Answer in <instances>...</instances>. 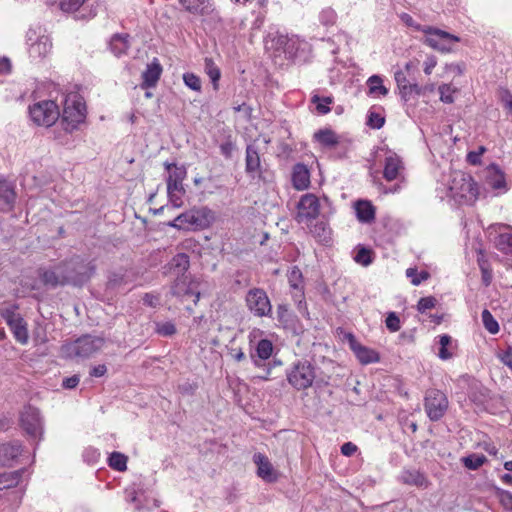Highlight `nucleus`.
Here are the masks:
<instances>
[{"label": "nucleus", "mask_w": 512, "mask_h": 512, "mask_svg": "<svg viewBox=\"0 0 512 512\" xmlns=\"http://www.w3.org/2000/svg\"><path fill=\"white\" fill-rule=\"evenodd\" d=\"M61 262L65 286L82 287L96 270L93 260H87L81 256H73Z\"/></svg>", "instance_id": "obj_1"}, {"label": "nucleus", "mask_w": 512, "mask_h": 512, "mask_svg": "<svg viewBox=\"0 0 512 512\" xmlns=\"http://www.w3.org/2000/svg\"><path fill=\"white\" fill-rule=\"evenodd\" d=\"M288 383L296 390H305L313 385L316 368L308 360H297L286 370Z\"/></svg>", "instance_id": "obj_2"}, {"label": "nucleus", "mask_w": 512, "mask_h": 512, "mask_svg": "<svg viewBox=\"0 0 512 512\" xmlns=\"http://www.w3.org/2000/svg\"><path fill=\"white\" fill-rule=\"evenodd\" d=\"M211 219V210L206 207L193 208L181 213L167 225L178 230H198L209 225Z\"/></svg>", "instance_id": "obj_3"}, {"label": "nucleus", "mask_w": 512, "mask_h": 512, "mask_svg": "<svg viewBox=\"0 0 512 512\" xmlns=\"http://www.w3.org/2000/svg\"><path fill=\"white\" fill-rule=\"evenodd\" d=\"M449 190L452 197L463 200L465 203H473L478 197V187L471 175L456 171L452 174Z\"/></svg>", "instance_id": "obj_4"}, {"label": "nucleus", "mask_w": 512, "mask_h": 512, "mask_svg": "<svg viewBox=\"0 0 512 512\" xmlns=\"http://www.w3.org/2000/svg\"><path fill=\"white\" fill-rule=\"evenodd\" d=\"M103 339L84 335L74 342L62 346V354L67 358H89L103 346Z\"/></svg>", "instance_id": "obj_5"}, {"label": "nucleus", "mask_w": 512, "mask_h": 512, "mask_svg": "<svg viewBox=\"0 0 512 512\" xmlns=\"http://www.w3.org/2000/svg\"><path fill=\"white\" fill-rule=\"evenodd\" d=\"M18 309L16 304H5L0 307V316L5 320L16 341L26 344L29 339L28 327Z\"/></svg>", "instance_id": "obj_6"}, {"label": "nucleus", "mask_w": 512, "mask_h": 512, "mask_svg": "<svg viewBox=\"0 0 512 512\" xmlns=\"http://www.w3.org/2000/svg\"><path fill=\"white\" fill-rule=\"evenodd\" d=\"M420 30L425 34L423 43L442 53L451 52L453 44L460 41L459 37L438 28L425 26Z\"/></svg>", "instance_id": "obj_7"}, {"label": "nucleus", "mask_w": 512, "mask_h": 512, "mask_svg": "<svg viewBox=\"0 0 512 512\" xmlns=\"http://www.w3.org/2000/svg\"><path fill=\"white\" fill-rule=\"evenodd\" d=\"M31 120L38 126L50 127L59 118V108L52 100H43L29 107Z\"/></svg>", "instance_id": "obj_8"}, {"label": "nucleus", "mask_w": 512, "mask_h": 512, "mask_svg": "<svg viewBox=\"0 0 512 512\" xmlns=\"http://www.w3.org/2000/svg\"><path fill=\"white\" fill-rule=\"evenodd\" d=\"M86 118V106L80 98L66 99L62 113V125L64 130L72 132Z\"/></svg>", "instance_id": "obj_9"}, {"label": "nucleus", "mask_w": 512, "mask_h": 512, "mask_svg": "<svg viewBox=\"0 0 512 512\" xmlns=\"http://www.w3.org/2000/svg\"><path fill=\"white\" fill-rule=\"evenodd\" d=\"M449 406L446 395L438 389L427 390L424 398V409L431 421H439L447 412Z\"/></svg>", "instance_id": "obj_10"}, {"label": "nucleus", "mask_w": 512, "mask_h": 512, "mask_svg": "<svg viewBox=\"0 0 512 512\" xmlns=\"http://www.w3.org/2000/svg\"><path fill=\"white\" fill-rule=\"evenodd\" d=\"M20 425L22 429L34 439H41L43 434V423L40 411L32 406H27L20 414Z\"/></svg>", "instance_id": "obj_11"}, {"label": "nucleus", "mask_w": 512, "mask_h": 512, "mask_svg": "<svg viewBox=\"0 0 512 512\" xmlns=\"http://www.w3.org/2000/svg\"><path fill=\"white\" fill-rule=\"evenodd\" d=\"M246 303L248 309L257 317L269 316L272 312V305L263 289H250L246 295Z\"/></svg>", "instance_id": "obj_12"}, {"label": "nucleus", "mask_w": 512, "mask_h": 512, "mask_svg": "<svg viewBox=\"0 0 512 512\" xmlns=\"http://www.w3.org/2000/svg\"><path fill=\"white\" fill-rule=\"evenodd\" d=\"M26 38L29 44V56L34 60L43 59L50 53L52 42L49 36L38 35L35 29H29Z\"/></svg>", "instance_id": "obj_13"}, {"label": "nucleus", "mask_w": 512, "mask_h": 512, "mask_svg": "<svg viewBox=\"0 0 512 512\" xmlns=\"http://www.w3.org/2000/svg\"><path fill=\"white\" fill-rule=\"evenodd\" d=\"M297 209V219L299 222L316 219L320 213V201L312 193L304 194L297 204Z\"/></svg>", "instance_id": "obj_14"}, {"label": "nucleus", "mask_w": 512, "mask_h": 512, "mask_svg": "<svg viewBox=\"0 0 512 512\" xmlns=\"http://www.w3.org/2000/svg\"><path fill=\"white\" fill-rule=\"evenodd\" d=\"M37 275L42 284L47 288L55 289L65 286L62 262L49 267H39Z\"/></svg>", "instance_id": "obj_15"}, {"label": "nucleus", "mask_w": 512, "mask_h": 512, "mask_svg": "<svg viewBox=\"0 0 512 512\" xmlns=\"http://www.w3.org/2000/svg\"><path fill=\"white\" fill-rule=\"evenodd\" d=\"M347 338L351 350L354 352L361 364L366 365L379 361V354L375 350L360 344L353 334L349 333Z\"/></svg>", "instance_id": "obj_16"}, {"label": "nucleus", "mask_w": 512, "mask_h": 512, "mask_svg": "<svg viewBox=\"0 0 512 512\" xmlns=\"http://www.w3.org/2000/svg\"><path fill=\"white\" fill-rule=\"evenodd\" d=\"M494 245L498 251L510 256L512 261V227L505 224L498 225Z\"/></svg>", "instance_id": "obj_17"}, {"label": "nucleus", "mask_w": 512, "mask_h": 512, "mask_svg": "<svg viewBox=\"0 0 512 512\" xmlns=\"http://www.w3.org/2000/svg\"><path fill=\"white\" fill-rule=\"evenodd\" d=\"M189 267V256L185 253H178L164 267V273L170 274V276H175V278H187L185 273L188 271Z\"/></svg>", "instance_id": "obj_18"}, {"label": "nucleus", "mask_w": 512, "mask_h": 512, "mask_svg": "<svg viewBox=\"0 0 512 512\" xmlns=\"http://www.w3.org/2000/svg\"><path fill=\"white\" fill-rule=\"evenodd\" d=\"M253 462L257 465V475L261 479L268 483H273L278 480V473L265 455L261 453L254 454Z\"/></svg>", "instance_id": "obj_19"}, {"label": "nucleus", "mask_w": 512, "mask_h": 512, "mask_svg": "<svg viewBox=\"0 0 512 512\" xmlns=\"http://www.w3.org/2000/svg\"><path fill=\"white\" fill-rule=\"evenodd\" d=\"M245 171L252 177L258 176L260 178L262 175V166L259 150L253 144H249L246 147Z\"/></svg>", "instance_id": "obj_20"}, {"label": "nucleus", "mask_w": 512, "mask_h": 512, "mask_svg": "<svg viewBox=\"0 0 512 512\" xmlns=\"http://www.w3.org/2000/svg\"><path fill=\"white\" fill-rule=\"evenodd\" d=\"M403 169L404 166L401 158L397 154L393 153L385 159L383 177L389 182L394 181L399 177L400 172Z\"/></svg>", "instance_id": "obj_21"}, {"label": "nucleus", "mask_w": 512, "mask_h": 512, "mask_svg": "<svg viewBox=\"0 0 512 512\" xmlns=\"http://www.w3.org/2000/svg\"><path fill=\"white\" fill-rule=\"evenodd\" d=\"M171 294L182 299H185L189 296H194V304H196L200 298V293L194 292L191 286L187 284V278H176L171 286Z\"/></svg>", "instance_id": "obj_22"}, {"label": "nucleus", "mask_w": 512, "mask_h": 512, "mask_svg": "<svg viewBox=\"0 0 512 512\" xmlns=\"http://www.w3.org/2000/svg\"><path fill=\"white\" fill-rule=\"evenodd\" d=\"M400 480L404 484L413 485L419 488H427L430 484L426 476L416 469L403 470L400 475Z\"/></svg>", "instance_id": "obj_23"}, {"label": "nucleus", "mask_w": 512, "mask_h": 512, "mask_svg": "<svg viewBox=\"0 0 512 512\" xmlns=\"http://www.w3.org/2000/svg\"><path fill=\"white\" fill-rule=\"evenodd\" d=\"M22 452V445L19 441L0 444V465H7L16 459Z\"/></svg>", "instance_id": "obj_24"}, {"label": "nucleus", "mask_w": 512, "mask_h": 512, "mask_svg": "<svg viewBox=\"0 0 512 512\" xmlns=\"http://www.w3.org/2000/svg\"><path fill=\"white\" fill-rule=\"evenodd\" d=\"M273 352V345L270 340L262 339L258 342L255 353L251 354V359L255 366L261 367L263 361L269 359Z\"/></svg>", "instance_id": "obj_25"}, {"label": "nucleus", "mask_w": 512, "mask_h": 512, "mask_svg": "<svg viewBox=\"0 0 512 512\" xmlns=\"http://www.w3.org/2000/svg\"><path fill=\"white\" fill-rule=\"evenodd\" d=\"M16 193L13 186L7 181L0 180V209L10 211L14 206Z\"/></svg>", "instance_id": "obj_26"}, {"label": "nucleus", "mask_w": 512, "mask_h": 512, "mask_svg": "<svg viewBox=\"0 0 512 512\" xmlns=\"http://www.w3.org/2000/svg\"><path fill=\"white\" fill-rule=\"evenodd\" d=\"M292 182L294 188L297 190H304L308 188L310 184V174L306 165L302 163H297L293 167Z\"/></svg>", "instance_id": "obj_27"}, {"label": "nucleus", "mask_w": 512, "mask_h": 512, "mask_svg": "<svg viewBox=\"0 0 512 512\" xmlns=\"http://www.w3.org/2000/svg\"><path fill=\"white\" fill-rule=\"evenodd\" d=\"M355 211L357 219L361 223H371L375 220V207L368 200H358L355 202Z\"/></svg>", "instance_id": "obj_28"}, {"label": "nucleus", "mask_w": 512, "mask_h": 512, "mask_svg": "<svg viewBox=\"0 0 512 512\" xmlns=\"http://www.w3.org/2000/svg\"><path fill=\"white\" fill-rule=\"evenodd\" d=\"M162 73V67L155 59L151 64L147 65L146 70L142 73L143 82L141 84L142 88H150L154 87Z\"/></svg>", "instance_id": "obj_29"}, {"label": "nucleus", "mask_w": 512, "mask_h": 512, "mask_svg": "<svg viewBox=\"0 0 512 512\" xmlns=\"http://www.w3.org/2000/svg\"><path fill=\"white\" fill-rule=\"evenodd\" d=\"M186 177V169L181 166H174V170L170 172L167 179V190L178 191L180 194H185L183 187V180Z\"/></svg>", "instance_id": "obj_30"}, {"label": "nucleus", "mask_w": 512, "mask_h": 512, "mask_svg": "<svg viewBox=\"0 0 512 512\" xmlns=\"http://www.w3.org/2000/svg\"><path fill=\"white\" fill-rule=\"evenodd\" d=\"M130 36L128 34H115L111 37L109 42V48L111 52L120 57L127 53L130 47Z\"/></svg>", "instance_id": "obj_31"}, {"label": "nucleus", "mask_w": 512, "mask_h": 512, "mask_svg": "<svg viewBox=\"0 0 512 512\" xmlns=\"http://www.w3.org/2000/svg\"><path fill=\"white\" fill-rule=\"evenodd\" d=\"M487 184L493 189H503L506 186L505 176L500 169L492 164L488 168Z\"/></svg>", "instance_id": "obj_32"}, {"label": "nucleus", "mask_w": 512, "mask_h": 512, "mask_svg": "<svg viewBox=\"0 0 512 512\" xmlns=\"http://www.w3.org/2000/svg\"><path fill=\"white\" fill-rule=\"evenodd\" d=\"M394 78L397 83L401 98L407 102L412 94V88L406 78L405 73L402 70H398L394 73Z\"/></svg>", "instance_id": "obj_33"}, {"label": "nucleus", "mask_w": 512, "mask_h": 512, "mask_svg": "<svg viewBox=\"0 0 512 512\" xmlns=\"http://www.w3.org/2000/svg\"><path fill=\"white\" fill-rule=\"evenodd\" d=\"M314 138L322 145L334 147L339 143L338 136L331 129H322L314 134Z\"/></svg>", "instance_id": "obj_34"}, {"label": "nucleus", "mask_w": 512, "mask_h": 512, "mask_svg": "<svg viewBox=\"0 0 512 512\" xmlns=\"http://www.w3.org/2000/svg\"><path fill=\"white\" fill-rule=\"evenodd\" d=\"M22 474L23 470L0 473V476H3L2 479H0V490L16 486L19 483Z\"/></svg>", "instance_id": "obj_35"}, {"label": "nucleus", "mask_w": 512, "mask_h": 512, "mask_svg": "<svg viewBox=\"0 0 512 512\" xmlns=\"http://www.w3.org/2000/svg\"><path fill=\"white\" fill-rule=\"evenodd\" d=\"M186 10L192 14L208 15L212 11L211 4L208 0H192Z\"/></svg>", "instance_id": "obj_36"}, {"label": "nucleus", "mask_w": 512, "mask_h": 512, "mask_svg": "<svg viewBox=\"0 0 512 512\" xmlns=\"http://www.w3.org/2000/svg\"><path fill=\"white\" fill-rule=\"evenodd\" d=\"M311 102L315 105L318 114L324 115L330 112L329 105L333 103V98L330 96L313 95Z\"/></svg>", "instance_id": "obj_37"}, {"label": "nucleus", "mask_w": 512, "mask_h": 512, "mask_svg": "<svg viewBox=\"0 0 512 512\" xmlns=\"http://www.w3.org/2000/svg\"><path fill=\"white\" fill-rule=\"evenodd\" d=\"M204 68H205V72L207 73V75L209 76V78L211 79V81L213 83L214 89H217L218 81L221 76L220 69L217 67V65L215 64V62L213 61L212 58H205Z\"/></svg>", "instance_id": "obj_38"}, {"label": "nucleus", "mask_w": 512, "mask_h": 512, "mask_svg": "<svg viewBox=\"0 0 512 512\" xmlns=\"http://www.w3.org/2000/svg\"><path fill=\"white\" fill-rule=\"evenodd\" d=\"M127 461L128 457L120 452H113L108 459L109 466L120 472L127 469Z\"/></svg>", "instance_id": "obj_39"}, {"label": "nucleus", "mask_w": 512, "mask_h": 512, "mask_svg": "<svg viewBox=\"0 0 512 512\" xmlns=\"http://www.w3.org/2000/svg\"><path fill=\"white\" fill-rule=\"evenodd\" d=\"M128 272L127 270H118L115 272H111L109 279H108V285L111 288H120L124 285H126L129 281L127 280Z\"/></svg>", "instance_id": "obj_40"}, {"label": "nucleus", "mask_w": 512, "mask_h": 512, "mask_svg": "<svg viewBox=\"0 0 512 512\" xmlns=\"http://www.w3.org/2000/svg\"><path fill=\"white\" fill-rule=\"evenodd\" d=\"M382 78L378 75H372L368 78L367 84L369 86V93H379L383 96L388 94V89L382 84Z\"/></svg>", "instance_id": "obj_41"}, {"label": "nucleus", "mask_w": 512, "mask_h": 512, "mask_svg": "<svg viewBox=\"0 0 512 512\" xmlns=\"http://www.w3.org/2000/svg\"><path fill=\"white\" fill-rule=\"evenodd\" d=\"M486 460L483 454H470L462 459L464 466L470 470L478 469Z\"/></svg>", "instance_id": "obj_42"}, {"label": "nucleus", "mask_w": 512, "mask_h": 512, "mask_svg": "<svg viewBox=\"0 0 512 512\" xmlns=\"http://www.w3.org/2000/svg\"><path fill=\"white\" fill-rule=\"evenodd\" d=\"M482 322L487 331L492 334H496L499 332V324L491 314V312L487 309H484L481 314Z\"/></svg>", "instance_id": "obj_43"}, {"label": "nucleus", "mask_w": 512, "mask_h": 512, "mask_svg": "<svg viewBox=\"0 0 512 512\" xmlns=\"http://www.w3.org/2000/svg\"><path fill=\"white\" fill-rule=\"evenodd\" d=\"M155 326L156 333L164 337L172 336L177 332L175 324L171 321L156 322Z\"/></svg>", "instance_id": "obj_44"}, {"label": "nucleus", "mask_w": 512, "mask_h": 512, "mask_svg": "<svg viewBox=\"0 0 512 512\" xmlns=\"http://www.w3.org/2000/svg\"><path fill=\"white\" fill-rule=\"evenodd\" d=\"M406 276L411 279V283L414 286L420 285L423 281H426L429 279L430 274L427 271H421L420 273L417 272V269L415 268H408L406 270Z\"/></svg>", "instance_id": "obj_45"}, {"label": "nucleus", "mask_w": 512, "mask_h": 512, "mask_svg": "<svg viewBox=\"0 0 512 512\" xmlns=\"http://www.w3.org/2000/svg\"><path fill=\"white\" fill-rule=\"evenodd\" d=\"M277 49H282L285 53H292L294 42L287 36L279 34L274 38Z\"/></svg>", "instance_id": "obj_46"}, {"label": "nucleus", "mask_w": 512, "mask_h": 512, "mask_svg": "<svg viewBox=\"0 0 512 512\" xmlns=\"http://www.w3.org/2000/svg\"><path fill=\"white\" fill-rule=\"evenodd\" d=\"M451 341L452 338L447 334L439 336V344L441 347L439 349L438 356L443 360H447L452 357V353L447 349V346L451 343Z\"/></svg>", "instance_id": "obj_47"}, {"label": "nucleus", "mask_w": 512, "mask_h": 512, "mask_svg": "<svg viewBox=\"0 0 512 512\" xmlns=\"http://www.w3.org/2000/svg\"><path fill=\"white\" fill-rule=\"evenodd\" d=\"M183 81L185 85L188 86L190 89L194 91L201 90V80L197 75L193 73H185L183 75Z\"/></svg>", "instance_id": "obj_48"}, {"label": "nucleus", "mask_w": 512, "mask_h": 512, "mask_svg": "<svg viewBox=\"0 0 512 512\" xmlns=\"http://www.w3.org/2000/svg\"><path fill=\"white\" fill-rule=\"evenodd\" d=\"M354 260L363 266H368L372 262L371 251L364 247L360 248L354 257Z\"/></svg>", "instance_id": "obj_49"}, {"label": "nucleus", "mask_w": 512, "mask_h": 512, "mask_svg": "<svg viewBox=\"0 0 512 512\" xmlns=\"http://www.w3.org/2000/svg\"><path fill=\"white\" fill-rule=\"evenodd\" d=\"M436 303H437V300L433 296L422 297V298H420V300L417 303V310L420 313H424L427 310L434 308Z\"/></svg>", "instance_id": "obj_50"}, {"label": "nucleus", "mask_w": 512, "mask_h": 512, "mask_svg": "<svg viewBox=\"0 0 512 512\" xmlns=\"http://www.w3.org/2000/svg\"><path fill=\"white\" fill-rule=\"evenodd\" d=\"M86 0H60V8L65 12L77 11Z\"/></svg>", "instance_id": "obj_51"}, {"label": "nucleus", "mask_w": 512, "mask_h": 512, "mask_svg": "<svg viewBox=\"0 0 512 512\" xmlns=\"http://www.w3.org/2000/svg\"><path fill=\"white\" fill-rule=\"evenodd\" d=\"M385 123L384 117L375 112H370L367 119V125L373 129H380Z\"/></svg>", "instance_id": "obj_52"}, {"label": "nucleus", "mask_w": 512, "mask_h": 512, "mask_svg": "<svg viewBox=\"0 0 512 512\" xmlns=\"http://www.w3.org/2000/svg\"><path fill=\"white\" fill-rule=\"evenodd\" d=\"M440 93V100L444 103L451 104L454 102V98L452 96V93L454 90L450 87L448 84H443L439 86L438 88Z\"/></svg>", "instance_id": "obj_53"}, {"label": "nucleus", "mask_w": 512, "mask_h": 512, "mask_svg": "<svg viewBox=\"0 0 512 512\" xmlns=\"http://www.w3.org/2000/svg\"><path fill=\"white\" fill-rule=\"evenodd\" d=\"M385 323H386V327L391 331V332H397L400 330L401 326H400V319L399 317L396 315L395 312H390L388 314V316L386 317V320H385Z\"/></svg>", "instance_id": "obj_54"}, {"label": "nucleus", "mask_w": 512, "mask_h": 512, "mask_svg": "<svg viewBox=\"0 0 512 512\" xmlns=\"http://www.w3.org/2000/svg\"><path fill=\"white\" fill-rule=\"evenodd\" d=\"M219 148H220L221 154L226 159H230L232 157V155H233V152L236 149V145H235V143L230 138H228L225 142L220 144Z\"/></svg>", "instance_id": "obj_55"}, {"label": "nucleus", "mask_w": 512, "mask_h": 512, "mask_svg": "<svg viewBox=\"0 0 512 512\" xmlns=\"http://www.w3.org/2000/svg\"><path fill=\"white\" fill-rule=\"evenodd\" d=\"M329 229L324 222H319L315 225L313 233L321 240H326L329 235Z\"/></svg>", "instance_id": "obj_56"}, {"label": "nucleus", "mask_w": 512, "mask_h": 512, "mask_svg": "<svg viewBox=\"0 0 512 512\" xmlns=\"http://www.w3.org/2000/svg\"><path fill=\"white\" fill-rule=\"evenodd\" d=\"M167 192H168L169 201L172 204L173 208L181 207L183 204L182 196L184 194H180L178 191H172V190H167Z\"/></svg>", "instance_id": "obj_57"}, {"label": "nucleus", "mask_w": 512, "mask_h": 512, "mask_svg": "<svg viewBox=\"0 0 512 512\" xmlns=\"http://www.w3.org/2000/svg\"><path fill=\"white\" fill-rule=\"evenodd\" d=\"M142 301L149 307H157L160 304V297L153 293H145L142 297Z\"/></svg>", "instance_id": "obj_58"}, {"label": "nucleus", "mask_w": 512, "mask_h": 512, "mask_svg": "<svg viewBox=\"0 0 512 512\" xmlns=\"http://www.w3.org/2000/svg\"><path fill=\"white\" fill-rule=\"evenodd\" d=\"M301 278H302L301 271L297 267H294L289 275L290 286L294 289H298L299 288L298 281H300Z\"/></svg>", "instance_id": "obj_59"}, {"label": "nucleus", "mask_w": 512, "mask_h": 512, "mask_svg": "<svg viewBox=\"0 0 512 512\" xmlns=\"http://www.w3.org/2000/svg\"><path fill=\"white\" fill-rule=\"evenodd\" d=\"M480 271H481L482 284L485 287H488L491 284L492 279H493L492 269H491V267H489V268H483Z\"/></svg>", "instance_id": "obj_60"}, {"label": "nucleus", "mask_w": 512, "mask_h": 512, "mask_svg": "<svg viewBox=\"0 0 512 512\" xmlns=\"http://www.w3.org/2000/svg\"><path fill=\"white\" fill-rule=\"evenodd\" d=\"M79 381V376L73 375L71 377L63 379L62 386L65 389H73L79 384Z\"/></svg>", "instance_id": "obj_61"}, {"label": "nucleus", "mask_w": 512, "mask_h": 512, "mask_svg": "<svg viewBox=\"0 0 512 512\" xmlns=\"http://www.w3.org/2000/svg\"><path fill=\"white\" fill-rule=\"evenodd\" d=\"M500 99L504 106L512 113V94L508 90H502Z\"/></svg>", "instance_id": "obj_62"}, {"label": "nucleus", "mask_w": 512, "mask_h": 512, "mask_svg": "<svg viewBox=\"0 0 512 512\" xmlns=\"http://www.w3.org/2000/svg\"><path fill=\"white\" fill-rule=\"evenodd\" d=\"M357 451V446L352 442H346L341 446V453L345 456H352Z\"/></svg>", "instance_id": "obj_63"}, {"label": "nucleus", "mask_w": 512, "mask_h": 512, "mask_svg": "<svg viewBox=\"0 0 512 512\" xmlns=\"http://www.w3.org/2000/svg\"><path fill=\"white\" fill-rule=\"evenodd\" d=\"M502 362L512 369V347H509L501 357Z\"/></svg>", "instance_id": "obj_64"}]
</instances>
